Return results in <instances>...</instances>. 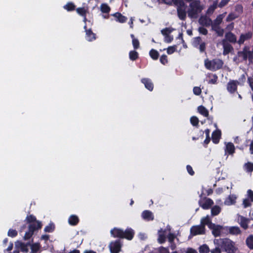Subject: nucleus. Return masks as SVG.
I'll list each match as a JSON object with an SVG mask.
<instances>
[{"instance_id": "nucleus-42", "label": "nucleus", "mask_w": 253, "mask_h": 253, "mask_svg": "<svg viewBox=\"0 0 253 253\" xmlns=\"http://www.w3.org/2000/svg\"><path fill=\"white\" fill-rule=\"evenodd\" d=\"M199 251L200 253H209L210 249L208 245L204 244L200 247Z\"/></svg>"}, {"instance_id": "nucleus-43", "label": "nucleus", "mask_w": 253, "mask_h": 253, "mask_svg": "<svg viewBox=\"0 0 253 253\" xmlns=\"http://www.w3.org/2000/svg\"><path fill=\"white\" fill-rule=\"evenodd\" d=\"M175 5L177 6V8L185 7L186 5L182 0H171Z\"/></svg>"}, {"instance_id": "nucleus-48", "label": "nucleus", "mask_w": 253, "mask_h": 253, "mask_svg": "<svg viewBox=\"0 0 253 253\" xmlns=\"http://www.w3.org/2000/svg\"><path fill=\"white\" fill-rule=\"evenodd\" d=\"M199 122V119L196 116H192L190 118V123L193 126H198Z\"/></svg>"}, {"instance_id": "nucleus-32", "label": "nucleus", "mask_w": 253, "mask_h": 253, "mask_svg": "<svg viewBox=\"0 0 253 253\" xmlns=\"http://www.w3.org/2000/svg\"><path fill=\"white\" fill-rule=\"evenodd\" d=\"M236 198L234 196L229 195L225 200V204L227 205H233L236 203Z\"/></svg>"}, {"instance_id": "nucleus-38", "label": "nucleus", "mask_w": 253, "mask_h": 253, "mask_svg": "<svg viewBox=\"0 0 253 253\" xmlns=\"http://www.w3.org/2000/svg\"><path fill=\"white\" fill-rule=\"evenodd\" d=\"M100 9L102 13H108L111 9L109 6L106 3H102L100 6Z\"/></svg>"}, {"instance_id": "nucleus-2", "label": "nucleus", "mask_w": 253, "mask_h": 253, "mask_svg": "<svg viewBox=\"0 0 253 253\" xmlns=\"http://www.w3.org/2000/svg\"><path fill=\"white\" fill-rule=\"evenodd\" d=\"M216 241L218 245L223 248L227 253H236V248L235 247L234 243L229 239H217Z\"/></svg>"}, {"instance_id": "nucleus-37", "label": "nucleus", "mask_w": 253, "mask_h": 253, "mask_svg": "<svg viewBox=\"0 0 253 253\" xmlns=\"http://www.w3.org/2000/svg\"><path fill=\"white\" fill-rule=\"evenodd\" d=\"M245 170L248 172H252L253 171V163L251 162H247L244 165Z\"/></svg>"}, {"instance_id": "nucleus-35", "label": "nucleus", "mask_w": 253, "mask_h": 253, "mask_svg": "<svg viewBox=\"0 0 253 253\" xmlns=\"http://www.w3.org/2000/svg\"><path fill=\"white\" fill-rule=\"evenodd\" d=\"M26 220L27 223L31 224L33 223L37 222V221H39L37 220V218L33 214L27 215L26 218Z\"/></svg>"}, {"instance_id": "nucleus-4", "label": "nucleus", "mask_w": 253, "mask_h": 253, "mask_svg": "<svg viewBox=\"0 0 253 253\" xmlns=\"http://www.w3.org/2000/svg\"><path fill=\"white\" fill-rule=\"evenodd\" d=\"M122 247V244L120 239L114 242H111L109 245V248L111 253H119Z\"/></svg>"}, {"instance_id": "nucleus-62", "label": "nucleus", "mask_w": 253, "mask_h": 253, "mask_svg": "<svg viewBox=\"0 0 253 253\" xmlns=\"http://www.w3.org/2000/svg\"><path fill=\"white\" fill-rule=\"evenodd\" d=\"M186 169H187V170L188 172V173L190 175H193L195 173V172L193 170L192 167L190 165H187L186 166Z\"/></svg>"}, {"instance_id": "nucleus-11", "label": "nucleus", "mask_w": 253, "mask_h": 253, "mask_svg": "<svg viewBox=\"0 0 253 253\" xmlns=\"http://www.w3.org/2000/svg\"><path fill=\"white\" fill-rule=\"evenodd\" d=\"M110 233L114 238L123 239L124 232L123 230L122 229L114 227L111 230Z\"/></svg>"}, {"instance_id": "nucleus-55", "label": "nucleus", "mask_w": 253, "mask_h": 253, "mask_svg": "<svg viewBox=\"0 0 253 253\" xmlns=\"http://www.w3.org/2000/svg\"><path fill=\"white\" fill-rule=\"evenodd\" d=\"M193 93L196 95H199L201 94L202 90L200 87L195 86L193 89Z\"/></svg>"}, {"instance_id": "nucleus-53", "label": "nucleus", "mask_w": 253, "mask_h": 253, "mask_svg": "<svg viewBox=\"0 0 253 253\" xmlns=\"http://www.w3.org/2000/svg\"><path fill=\"white\" fill-rule=\"evenodd\" d=\"M243 205L244 208H247L251 206L250 200L248 198H246L243 200Z\"/></svg>"}, {"instance_id": "nucleus-22", "label": "nucleus", "mask_w": 253, "mask_h": 253, "mask_svg": "<svg viewBox=\"0 0 253 253\" xmlns=\"http://www.w3.org/2000/svg\"><path fill=\"white\" fill-rule=\"evenodd\" d=\"M225 37L226 40L231 43H235L238 42L235 35L231 32L226 33Z\"/></svg>"}, {"instance_id": "nucleus-6", "label": "nucleus", "mask_w": 253, "mask_h": 253, "mask_svg": "<svg viewBox=\"0 0 253 253\" xmlns=\"http://www.w3.org/2000/svg\"><path fill=\"white\" fill-rule=\"evenodd\" d=\"M213 204V201L211 199L206 197L199 201V206L204 210L210 209Z\"/></svg>"}, {"instance_id": "nucleus-12", "label": "nucleus", "mask_w": 253, "mask_h": 253, "mask_svg": "<svg viewBox=\"0 0 253 253\" xmlns=\"http://www.w3.org/2000/svg\"><path fill=\"white\" fill-rule=\"evenodd\" d=\"M123 239L128 240H131L135 234L134 231L131 228H127L125 231L123 230Z\"/></svg>"}, {"instance_id": "nucleus-19", "label": "nucleus", "mask_w": 253, "mask_h": 253, "mask_svg": "<svg viewBox=\"0 0 253 253\" xmlns=\"http://www.w3.org/2000/svg\"><path fill=\"white\" fill-rule=\"evenodd\" d=\"M249 49V46H244L242 51H240L238 52V55L239 57L242 58L244 61H247V60L248 59V54Z\"/></svg>"}, {"instance_id": "nucleus-3", "label": "nucleus", "mask_w": 253, "mask_h": 253, "mask_svg": "<svg viewBox=\"0 0 253 253\" xmlns=\"http://www.w3.org/2000/svg\"><path fill=\"white\" fill-rule=\"evenodd\" d=\"M42 224L41 221H37L35 223L29 224L28 225V230L27 231L24 236L25 240L30 239L34 232L42 227Z\"/></svg>"}, {"instance_id": "nucleus-9", "label": "nucleus", "mask_w": 253, "mask_h": 253, "mask_svg": "<svg viewBox=\"0 0 253 253\" xmlns=\"http://www.w3.org/2000/svg\"><path fill=\"white\" fill-rule=\"evenodd\" d=\"M209 228L212 229V234L215 237L219 236L221 234V230L222 227L219 225L215 224H211L209 225Z\"/></svg>"}, {"instance_id": "nucleus-18", "label": "nucleus", "mask_w": 253, "mask_h": 253, "mask_svg": "<svg viewBox=\"0 0 253 253\" xmlns=\"http://www.w3.org/2000/svg\"><path fill=\"white\" fill-rule=\"evenodd\" d=\"M235 152V148L232 142H228L226 144L225 148V154L232 155Z\"/></svg>"}, {"instance_id": "nucleus-31", "label": "nucleus", "mask_w": 253, "mask_h": 253, "mask_svg": "<svg viewBox=\"0 0 253 253\" xmlns=\"http://www.w3.org/2000/svg\"><path fill=\"white\" fill-rule=\"evenodd\" d=\"M198 110L199 113L205 117L209 116V111L203 105H201L198 107Z\"/></svg>"}, {"instance_id": "nucleus-25", "label": "nucleus", "mask_w": 253, "mask_h": 253, "mask_svg": "<svg viewBox=\"0 0 253 253\" xmlns=\"http://www.w3.org/2000/svg\"><path fill=\"white\" fill-rule=\"evenodd\" d=\"M166 230H163L162 229H161L159 230L158 233V242L160 244H163L166 242V237L165 235Z\"/></svg>"}, {"instance_id": "nucleus-58", "label": "nucleus", "mask_w": 253, "mask_h": 253, "mask_svg": "<svg viewBox=\"0 0 253 253\" xmlns=\"http://www.w3.org/2000/svg\"><path fill=\"white\" fill-rule=\"evenodd\" d=\"M204 132L202 130H200L198 134L197 137L193 136L192 137L193 140H197L199 139L200 137L203 138L204 136Z\"/></svg>"}, {"instance_id": "nucleus-15", "label": "nucleus", "mask_w": 253, "mask_h": 253, "mask_svg": "<svg viewBox=\"0 0 253 253\" xmlns=\"http://www.w3.org/2000/svg\"><path fill=\"white\" fill-rule=\"evenodd\" d=\"M199 22L203 26L209 27L212 24V20L207 16H201L199 19Z\"/></svg>"}, {"instance_id": "nucleus-5", "label": "nucleus", "mask_w": 253, "mask_h": 253, "mask_svg": "<svg viewBox=\"0 0 253 253\" xmlns=\"http://www.w3.org/2000/svg\"><path fill=\"white\" fill-rule=\"evenodd\" d=\"M205 233V227L203 225L193 226L190 228V234L192 236L202 235Z\"/></svg>"}, {"instance_id": "nucleus-57", "label": "nucleus", "mask_w": 253, "mask_h": 253, "mask_svg": "<svg viewBox=\"0 0 253 253\" xmlns=\"http://www.w3.org/2000/svg\"><path fill=\"white\" fill-rule=\"evenodd\" d=\"M199 32L204 35H207L208 33V31L207 29L203 27H200L198 28Z\"/></svg>"}, {"instance_id": "nucleus-45", "label": "nucleus", "mask_w": 253, "mask_h": 253, "mask_svg": "<svg viewBox=\"0 0 253 253\" xmlns=\"http://www.w3.org/2000/svg\"><path fill=\"white\" fill-rule=\"evenodd\" d=\"M202 39L200 37H197L194 38L193 44L196 47H198V46L202 43Z\"/></svg>"}, {"instance_id": "nucleus-30", "label": "nucleus", "mask_w": 253, "mask_h": 253, "mask_svg": "<svg viewBox=\"0 0 253 253\" xmlns=\"http://www.w3.org/2000/svg\"><path fill=\"white\" fill-rule=\"evenodd\" d=\"M249 220L244 216H241L240 225L244 229L248 228Z\"/></svg>"}, {"instance_id": "nucleus-41", "label": "nucleus", "mask_w": 253, "mask_h": 253, "mask_svg": "<svg viewBox=\"0 0 253 253\" xmlns=\"http://www.w3.org/2000/svg\"><path fill=\"white\" fill-rule=\"evenodd\" d=\"M129 57L131 60L134 61L138 58V53L135 50L130 51L129 53Z\"/></svg>"}, {"instance_id": "nucleus-64", "label": "nucleus", "mask_w": 253, "mask_h": 253, "mask_svg": "<svg viewBox=\"0 0 253 253\" xmlns=\"http://www.w3.org/2000/svg\"><path fill=\"white\" fill-rule=\"evenodd\" d=\"M158 250L159 253H169V250L163 246L160 247Z\"/></svg>"}, {"instance_id": "nucleus-10", "label": "nucleus", "mask_w": 253, "mask_h": 253, "mask_svg": "<svg viewBox=\"0 0 253 253\" xmlns=\"http://www.w3.org/2000/svg\"><path fill=\"white\" fill-rule=\"evenodd\" d=\"M253 33L251 31L248 32L245 34H242L237 43L241 45L244 43L245 41L251 39L252 38Z\"/></svg>"}, {"instance_id": "nucleus-14", "label": "nucleus", "mask_w": 253, "mask_h": 253, "mask_svg": "<svg viewBox=\"0 0 253 253\" xmlns=\"http://www.w3.org/2000/svg\"><path fill=\"white\" fill-rule=\"evenodd\" d=\"M141 82L148 90L152 91L153 90L154 84L151 79L149 78H142L141 80Z\"/></svg>"}, {"instance_id": "nucleus-49", "label": "nucleus", "mask_w": 253, "mask_h": 253, "mask_svg": "<svg viewBox=\"0 0 253 253\" xmlns=\"http://www.w3.org/2000/svg\"><path fill=\"white\" fill-rule=\"evenodd\" d=\"M237 18V16L233 13H230L228 14L227 17L226 18V21L227 22H230L234 20H235L236 18Z\"/></svg>"}, {"instance_id": "nucleus-20", "label": "nucleus", "mask_w": 253, "mask_h": 253, "mask_svg": "<svg viewBox=\"0 0 253 253\" xmlns=\"http://www.w3.org/2000/svg\"><path fill=\"white\" fill-rule=\"evenodd\" d=\"M177 13L179 19L185 20L186 18V6L177 8Z\"/></svg>"}, {"instance_id": "nucleus-29", "label": "nucleus", "mask_w": 253, "mask_h": 253, "mask_svg": "<svg viewBox=\"0 0 253 253\" xmlns=\"http://www.w3.org/2000/svg\"><path fill=\"white\" fill-rule=\"evenodd\" d=\"M247 246L250 249L253 250V235H250L246 240Z\"/></svg>"}, {"instance_id": "nucleus-50", "label": "nucleus", "mask_w": 253, "mask_h": 253, "mask_svg": "<svg viewBox=\"0 0 253 253\" xmlns=\"http://www.w3.org/2000/svg\"><path fill=\"white\" fill-rule=\"evenodd\" d=\"M223 17L221 15H219L217 16L215 19L214 20L213 22H212V24L215 25H220L222 22Z\"/></svg>"}, {"instance_id": "nucleus-7", "label": "nucleus", "mask_w": 253, "mask_h": 253, "mask_svg": "<svg viewBox=\"0 0 253 253\" xmlns=\"http://www.w3.org/2000/svg\"><path fill=\"white\" fill-rule=\"evenodd\" d=\"M237 81L230 80L227 84V89L230 93H234L237 90Z\"/></svg>"}, {"instance_id": "nucleus-61", "label": "nucleus", "mask_w": 253, "mask_h": 253, "mask_svg": "<svg viewBox=\"0 0 253 253\" xmlns=\"http://www.w3.org/2000/svg\"><path fill=\"white\" fill-rule=\"evenodd\" d=\"M176 50V46H169L167 48V53L169 54H172Z\"/></svg>"}, {"instance_id": "nucleus-47", "label": "nucleus", "mask_w": 253, "mask_h": 253, "mask_svg": "<svg viewBox=\"0 0 253 253\" xmlns=\"http://www.w3.org/2000/svg\"><path fill=\"white\" fill-rule=\"evenodd\" d=\"M77 13L82 16L86 15V10L84 7H79L76 9Z\"/></svg>"}, {"instance_id": "nucleus-36", "label": "nucleus", "mask_w": 253, "mask_h": 253, "mask_svg": "<svg viewBox=\"0 0 253 253\" xmlns=\"http://www.w3.org/2000/svg\"><path fill=\"white\" fill-rule=\"evenodd\" d=\"M221 211V208L218 206H214L211 209V214L212 216L218 215Z\"/></svg>"}, {"instance_id": "nucleus-17", "label": "nucleus", "mask_w": 253, "mask_h": 253, "mask_svg": "<svg viewBox=\"0 0 253 253\" xmlns=\"http://www.w3.org/2000/svg\"><path fill=\"white\" fill-rule=\"evenodd\" d=\"M221 132L219 129L214 130L211 134V140L213 143L217 144L219 142Z\"/></svg>"}, {"instance_id": "nucleus-33", "label": "nucleus", "mask_w": 253, "mask_h": 253, "mask_svg": "<svg viewBox=\"0 0 253 253\" xmlns=\"http://www.w3.org/2000/svg\"><path fill=\"white\" fill-rule=\"evenodd\" d=\"M63 8L68 11H72L75 10L76 5L72 2H68L63 6Z\"/></svg>"}, {"instance_id": "nucleus-24", "label": "nucleus", "mask_w": 253, "mask_h": 253, "mask_svg": "<svg viewBox=\"0 0 253 253\" xmlns=\"http://www.w3.org/2000/svg\"><path fill=\"white\" fill-rule=\"evenodd\" d=\"M79 218L76 215H71L68 219L69 224L72 226H76L79 222Z\"/></svg>"}, {"instance_id": "nucleus-59", "label": "nucleus", "mask_w": 253, "mask_h": 253, "mask_svg": "<svg viewBox=\"0 0 253 253\" xmlns=\"http://www.w3.org/2000/svg\"><path fill=\"white\" fill-rule=\"evenodd\" d=\"M175 238V235L171 233H169L168 236L169 242H170V243H173Z\"/></svg>"}, {"instance_id": "nucleus-27", "label": "nucleus", "mask_w": 253, "mask_h": 253, "mask_svg": "<svg viewBox=\"0 0 253 253\" xmlns=\"http://www.w3.org/2000/svg\"><path fill=\"white\" fill-rule=\"evenodd\" d=\"M229 233L232 235H237L241 233L240 228L238 226H231L229 228Z\"/></svg>"}, {"instance_id": "nucleus-28", "label": "nucleus", "mask_w": 253, "mask_h": 253, "mask_svg": "<svg viewBox=\"0 0 253 253\" xmlns=\"http://www.w3.org/2000/svg\"><path fill=\"white\" fill-rule=\"evenodd\" d=\"M114 16L117 18V21L120 23L126 22L127 20V18L126 16L123 15L119 12L115 13Z\"/></svg>"}, {"instance_id": "nucleus-1", "label": "nucleus", "mask_w": 253, "mask_h": 253, "mask_svg": "<svg viewBox=\"0 0 253 253\" xmlns=\"http://www.w3.org/2000/svg\"><path fill=\"white\" fill-rule=\"evenodd\" d=\"M189 9L187 13L188 16L191 18H197L198 14L203 9V6L200 4L199 0H194L191 2L189 5Z\"/></svg>"}, {"instance_id": "nucleus-26", "label": "nucleus", "mask_w": 253, "mask_h": 253, "mask_svg": "<svg viewBox=\"0 0 253 253\" xmlns=\"http://www.w3.org/2000/svg\"><path fill=\"white\" fill-rule=\"evenodd\" d=\"M206 68L212 71H215L222 68L223 64H205Z\"/></svg>"}, {"instance_id": "nucleus-56", "label": "nucleus", "mask_w": 253, "mask_h": 253, "mask_svg": "<svg viewBox=\"0 0 253 253\" xmlns=\"http://www.w3.org/2000/svg\"><path fill=\"white\" fill-rule=\"evenodd\" d=\"M132 42L133 48L135 49H138L139 47V42L138 39H133Z\"/></svg>"}, {"instance_id": "nucleus-39", "label": "nucleus", "mask_w": 253, "mask_h": 253, "mask_svg": "<svg viewBox=\"0 0 253 253\" xmlns=\"http://www.w3.org/2000/svg\"><path fill=\"white\" fill-rule=\"evenodd\" d=\"M149 54L150 57L154 60H156L159 58V52L154 49H152L150 52Z\"/></svg>"}, {"instance_id": "nucleus-54", "label": "nucleus", "mask_w": 253, "mask_h": 253, "mask_svg": "<svg viewBox=\"0 0 253 253\" xmlns=\"http://www.w3.org/2000/svg\"><path fill=\"white\" fill-rule=\"evenodd\" d=\"M248 59L249 60V63H253V48L252 51H250V49L249 50Z\"/></svg>"}, {"instance_id": "nucleus-16", "label": "nucleus", "mask_w": 253, "mask_h": 253, "mask_svg": "<svg viewBox=\"0 0 253 253\" xmlns=\"http://www.w3.org/2000/svg\"><path fill=\"white\" fill-rule=\"evenodd\" d=\"M222 45L224 55L228 54L233 50V46L225 40L222 41Z\"/></svg>"}, {"instance_id": "nucleus-51", "label": "nucleus", "mask_w": 253, "mask_h": 253, "mask_svg": "<svg viewBox=\"0 0 253 253\" xmlns=\"http://www.w3.org/2000/svg\"><path fill=\"white\" fill-rule=\"evenodd\" d=\"M18 233L16 230H14L12 229H9L7 232V235L9 237L14 238L17 236Z\"/></svg>"}, {"instance_id": "nucleus-63", "label": "nucleus", "mask_w": 253, "mask_h": 253, "mask_svg": "<svg viewBox=\"0 0 253 253\" xmlns=\"http://www.w3.org/2000/svg\"><path fill=\"white\" fill-rule=\"evenodd\" d=\"M215 32L216 33L217 35L220 37L223 36V34H224V30L222 28H221V27L217 28L216 31H215Z\"/></svg>"}, {"instance_id": "nucleus-23", "label": "nucleus", "mask_w": 253, "mask_h": 253, "mask_svg": "<svg viewBox=\"0 0 253 253\" xmlns=\"http://www.w3.org/2000/svg\"><path fill=\"white\" fill-rule=\"evenodd\" d=\"M142 218L147 221L153 220L154 219V215L153 213L148 210L144 211L142 213Z\"/></svg>"}, {"instance_id": "nucleus-8", "label": "nucleus", "mask_w": 253, "mask_h": 253, "mask_svg": "<svg viewBox=\"0 0 253 253\" xmlns=\"http://www.w3.org/2000/svg\"><path fill=\"white\" fill-rule=\"evenodd\" d=\"M84 29L85 32V39L87 41L91 42L96 39V35L94 34L91 29H87L86 25H84Z\"/></svg>"}, {"instance_id": "nucleus-21", "label": "nucleus", "mask_w": 253, "mask_h": 253, "mask_svg": "<svg viewBox=\"0 0 253 253\" xmlns=\"http://www.w3.org/2000/svg\"><path fill=\"white\" fill-rule=\"evenodd\" d=\"M207 78L209 79L208 80V84H215L217 83L218 77L216 74L208 73Z\"/></svg>"}, {"instance_id": "nucleus-40", "label": "nucleus", "mask_w": 253, "mask_h": 253, "mask_svg": "<svg viewBox=\"0 0 253 253\" xmlns=\"http://www.w3.org/2000/svg\"><path fill=\"white\" fill-rule=\"evenodd\" d=\"M211 224H212L211 222V219L208 216H207L201 219L200 225H203V226L205 227L206 225H208V226H209V225H210Z\"/></svg>"}, {"instance_id": "nucleus-60", "label": "nucleus", "mask_w": 253, "mask_h": 253, "mask_svg": "<svg viewBox=\"0 0 253 253\" xmlns=\"http://www.w3.org/2000/svg\"><path fill=\"white\" fill-rule=\"evenodd\" d=\"M248 198L250 200L251 202H253V191L249 189L247 191Z\"/></svg>"}, {"instance_id": "nucleus-34", "label": "nucleus", "mask_w": 253, "mask_h": 253, "mask_svg": "<svg viewBox=\"0 0 253 253\" xmlns=\"http://www.w3.org/2000/svg\"><path fill=\"white\" fill-rule=\"evenodd\" d=\"M31 253H37L41 248V245L40 243H36L30 245Z\"/></svg>"}, {"instance_id": "nucleus-52", "label": "nucleus", "mask_w": 253, "mask_h": 253, "mask_svg": "<svg viewBox=\"0 0 253 253\" xmlns=\"http://www.w3.org/2000/svg\"><path fill=\"white\" fill-rule=\"evenodd\" d=\"M216 7H217L216 3H214L212 5L209 6L208 9H207V13H208V14L212 13L214 12V11L215 10V9L216 8Z\"/></svg>"}, {"instance_id": "nucleus-13", "label": "nucleus", "mask_w": 253, "mask_h": 253, "mask_svg": "<svg viewBox=\"0 0 253 253\" xmlns=\"http://www.w3.org/2000/svg\"><path fill=\"white\" fill-rule=\"evenodd\" d=\"M30 245V243H24L20 241L15 242V246L17 248H20V251L23 253H28L29 251L28 247Z\"/></svg>"}, {"instance_id": "nucleus-46", "label": "nucleus", "mask_w": 253, "mask_h": 253, "mask_svg": "<svg viewBox=\"0 0 253 253\" xmlns=\"http://www.w3.org/2000/svg\"><path fill=\"white\" fill-rule=\"evenodd\" d=\"M173 29L172 28H165L161 30L162 34L165 36H167L169 35L170 33L173 31Z\"/></svg>"}, {"instance_id": "nucleus-44", "label": "nucleus", "mask_w": 253, "mask_h": 253, "mask_svg": "<svg viewBox=\"0 0 253 253\" xmlns=\"http://www.w3.org/2000/svg\"><path fill=\"white\" fill-rule=\"evenodd\" d=\"M55 229V226L53 223H49L48 225L46 226L44 229V231L45 232H52Z\"/></svg>"}]
</instances>
